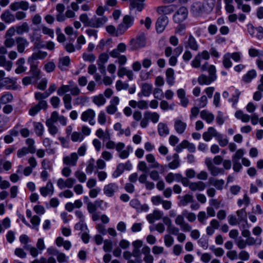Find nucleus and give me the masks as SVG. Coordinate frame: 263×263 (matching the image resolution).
<instances>
[{"label":"nucleus","instance_id":"680f3d73","mask_svg":"<svg viewBox=\"0 0 263 263\" xmlns=\"http://www.w3.org/2000/svg\"><path fill=\"white\" fill-rule=\"evenodd\" d=\"M250 202V198L247 194H245L242 199H239L237 200V203L239 207H241L242 206V205H245V208H246V207L249 205Z\"/></svg>","mask_w":263,"mask_h":263},{"label":"nucleus","instance_id":"49530a36","mask_svg":"<svg viewBox=\"0 0 263 263\" xmlns=\"http://www.w3.org/2000/svg\"><path fill=\"white\" fill-rule=\"evenodd\" d=\"M33 127L36 135L38 136H41L43 135L44 127L43 125L40 122H33Z\"/></svg>","mask_w":263,"mask_h":263},{"label":"nucleus","instance_id":"f3484780","mask_svg":"<svg viewBox=\"0 0 263 263\" xmlns=\"http://www.w3.org/2000/svg\"><path fill=\"white\" fill-rule=\"evenodd\" d=\"M248 31L252 36L256 37L258 39L263 37V28L261 26L254 27L252 25L247 26Z\"/></svg>","mask_w":263,"mask_h":263},{"label":"nucleus","instance_id":"4d7b16f0","mask_svg":"<svg viewBox=\"0 0 263 263\" xmlns=\"http://www.w3.org/2000/svg\"><path fill=\"white\" fill-rule=\"evenodd\" d=\"M24 248L27 250L29 251L30 254L33 257H36L38 256L39 254H41L42 252L37 249V248H35L31 246H24Z\"/></svg>","mask_w":263,"mask_h":263},{"label":"nucleus","instance_id":"1a4fd4ad","mask_svg":"<svg viewBox=\"0 0 263 263\" xmlns=\"http://www.w3.org/2000/svg\"><path fill=\"white\" fill-rule=\"evenodd\" d=\"M228 90L232 95L231 97L228 99V102L232 103V107L236 108L241 92L234 86L230 87Z\"/></svg>","mask_w":263,"mask_h":263},{"label":"nucleus","instance_id":"f257e3e1","mask_svg":"<svg viewBox=\"0 0 263 263\" xmlns=\"http://www.w3.org/2000/svg\"><path fill=\"white\" fill-rule=\"evenodd\" d=\"M204 163L211 175L213 176L224 174L225 170H229L232 167V161L229 159L223 160L222 168L215 166L213 164L212 158L209 157L205 159Z\"/></svg>","mask_w":263,"mask_h":263},{"label":"nucleus","instance_id":"9b49d317","mask_svg":"<svg viewBox=\"0 0 263 263\" xmlns=\"http://www.w3.org/2000/svg\"><path fill=\"white\" fill-rule=\"evenodd\" d=\"M107 21L108 18L105 16H97L94 15L91 18V23L89 26L92 28H100L104 26Z\"/></svg>","mask_w":263,"mask_h":263},{"label":"nucleus","instance_id":"58836bf2","mask_svg":"<svg viewBox=\"0 0 263 263\" xmlns=\"http://www.w3.org/2000/svg\"><path fill=\"white\" fill-rule=\"evenodd\" d=\"M70 64V58L68 56H65L60 58L58 67L61 70H64Z\"/></svg>","mask_w":263,"mask_h":263},{"label":"nucleus","instance_id":"a18cd8bd","mask_svg":"<svg viewBox=\"0 0 263 263\" xmlns=\"http://www.w3.org/2000/svg\"><path fill=\"white\" fill-rule=\"evenodd\" d=\"M256 71L255 70L252 69L249 70L243 76L242 80L246 83H249L256 77Z\"/></svg>","mask_w":263,"mask_h":263},{"label":"nucleus","instance_id":"20e7f679","mask_svg":"<svg viewBox=\"0 0 263 263\" xmlns=\"http://www.w3.org/2000/svg\"><path fill=\"white\" fill-rule=\"evenodd\" d=\"M189 11L186 7H180L173 15V21L175 23L180 24L184 21L188 16Z\"/></svg>","mask_w":263,"mask_h":263},{"label":"nucleus","instance_id":"412c9836","mask_svg":"<svg viewBox=\"0 0 263 263\" xmlns=\"http://www.w3.org/2000/svg\"><path fill=\"white\" fill-rule=\"evenodd\" d=\"M168 22V19L166 16H163L158 18L156 24L157 32L158 33L162 32L164 30Z\"/></svg>","mask_w":263,"mask_h":263},{"label":"nucleus","instance_id":"f8f14e48","mask_svg":"<svg viewBox=\"0 0 263 263\" xmlns=\"http://www.w3.org/2000/svg\"><path fill=\"white\" fill-rule=\"evenodd\" d=\"M79 156L77 153L73 152L69 155L65 156L63 157V163L64 165L68 166H75L77 165Z\"/></svg>","mask_w":263,"mask_h":263},{"label":"nucleus","instance_id":"603ef678","mask_svg":"<svg viewBox=\"0 0 263 263\" xmlns=\"http://www.w3.org/2000/svg\"><path fill=\"white\" fill-rule=\"evenodd\" d=\"M215 0H203V6L205 11H211L215 6Z\"/></svg>","mask_w":263,"mask_h":263},{"label":"nucleus","instance_id":"6e6d98bb","mask_svg":"<svg viewBox=\"0 0 263 263\" xmlns=\"http://www.w3.org/2000/svg\"><path fill=\"white\" fill-rule=\"evenodd\" d=\"M245 151L243 148H239L236 151L235 153L232 156V160L239 161L243 158Z\"/></svg>","mask_w":263,"mask_h":263},{"label":"nucleus","instance_id":"3c124183","mask_svg":"<svg viewBox=\"0 0 263 263\" xmlns=\"http://www.w3.org/2000/svg\"><path fill=\"white\" fill-rule=\"evenodd\" d=\"M96 161L93 158H91L87 162L85 171L88 174H91L95 167Z\"/></svg>","mask_w":263,"mask_h":263},{"label":"nucleus","instance_id":"6ab92c4d","mask_svg":"<svg viewBox=\"0 0 263 263\" xmlns=\"http://www.w3.org/2000/svg\"><path fill=\"white\" fill-rule=\"evenodd\" d=\"M15 41L17 51L20 53L24 52L25 48L29 45V41L24 37L17 36L15 37Z\"/></svg>","mask_w":263,"mask_h":263},{"label":"nucleus","instance_id":"0eeeda50","mask_svg":"<svg viewBox=\"0 0 263 263\" xmlns=\"http://www.w3.org/2000/svg\"><path fill=\"white\" fill-rule=\"evenodd\" d=\"M146 39L144 35L140 34L136 39H133L130 41V45L133 50L138 49L145 46Z\"/></svg>","mask_w":263,"mask_h":263},{"label":"nucleus","instance_id":"f704fd0d","mask_svg":"<svg viewBox=\"0 0 263 263\" xmlns=\"http://www.w3.org/2000/svg\"><path fill=\"white\" fill-rule=\"evenodd\" d=\"M1 17L2 20L6 23H11L15 20V16L8 10L4 11Z\"/></svg>","mask_w":263,"mask_h":263},{"label":"nucleus","instance_id":"7c9ffc66","mask_svg":"<svg viewBox=\"0 0 263 263\" xmlns=\"http://www.w3.org/2000/svg\"><path fill=\"white\" fill-rule=\"evenodd\" d=\"M47 55V53L45 51H39L36 52L32 53L31 57H30L27 60L28 63L31 62L34 63V61L37 60H42L45 58Z\"/></svg>","mask_w":263,"mask_h":263},{"label":"nucleus","instance_id":"f03ea898","mask_svg":"<svg viewBox=\"0 0 263 263\" xmlns=\"http://www.w3.org/2000/svg\"><path fill=\"white\" fill-rule=\"evenodd\" d=\"M216 67L213 65H211L208 68L209 76L201 74L198 78V82L200 85H210L211 83L215 81L217 79L216 74Z\"/></svg>","mask_w":263,"mask_h":263},{"label":"nucleus","instance_id":"338daca9","mask_svg":"<svg viewBox=\"0 0 263 263\" xmlns=\"http://www.w3.org/2000/svg\"><path fill=\"white\" fill-rule=\"evenodd\" d=\"M227 117L224 116L223 112L221 111H218L217 112V115L216 118V123L219 125H222L224 121L227 119Z\"/></svg>","mask_w":263,"mask_h":263},{"label":"nucleus","instance_id":"de8ad7c7","mask_svg":"<svg viewBox=\"0 0 263 263\" xmlns=\"http://www.w3.org/2000/svg\"><path fill=\"white\" fill-rule=\"evenodd\" d=\"M73 82L72 81H69V85H63L59 87L57 90V93L59 96H63L65 93L70 91L71 84Z\"/></svg>","mask_w":263,"mask_h":263},{"label":"nucleus","instance_id":"4be33fe9","mask_svg":"<svg viewBox=\"0 0 263 263\" xmlns=\"http://www.w3.org/2000/svg\"><path fill=\"white\" fill-rule=\"evenodd\" d=\"M236 215L240 223H243L241 226L243 227V228H246V226L248 225L247 214L246 208L237 210L236 211Z\"/></svg>","mask_w":263,"mask_h":263},{"label":"nucleus","instance_id":"5701e85b","mask_svg":"<svg viewBox=\"0 0 263 263\" xmlns=\"http://www.w3.org/2000/svg\"><path fill=\"white\" fill-rule=\"evenodd\" d=\"M114 129L117 132V135L118 136H121L124 135L126 137H129L131 135L130 127H127L124 129L122 128V124L120 122H117L114 125Z\"/></svg>","mask_w":263,"mask_h":263},{"label":"nucleus","instance_id":"2f4dec72","mask_svg":"<svg viewBox=\"0 0 263 263\" xmlns=\"http://www.w3.org/2000/svg\"><path fill=\"white\" fill-rule=\"evenodd\" d=\"M205 188V184L203 182L197 181V182H191L190 184L189 189L192 191H202Z\"/></svg>","mask_w":263,"mask_h":263},{"label":"nucleus","instance_id":"72a5a7b5","mask_svg":"<svg viewBox=\"0 0 263 263\" xmlns=\"http://www.w3.org/2000/svg\"><path fill=\"white\" fill-rule=\"evenodd\" d=\"M158 132L160 136L165 137L169 134L170 129L167 125L165 123L160 122L158 124Z\"/></svg>","mask_w":263,"mask_h":263},{"label":"nucleus","instance_id":"473e14b6","mask_svg":"<svg viewBox=\"0 0 263 263\" xmlns=\"http://www.w3.org/2000/svg\"><path fill=\"white\" fill-rule=\"evenodd\" d=\"M165 74L167 83L170 86L173 85L175 83V80L174 69L171 68H168L166 70Z\"/></svg>","mask_w":263,"mask_h":263},{"label":"nucleus","instance_id":"8fccbe9b","mask_svg":"<svg viewBox=\"0 0 263 263\" xmlns=\"http://www.w3.org/2000/svg\"><path fill=\"white\" fill-rule=\"evenodd\" d=\"M84 138L83 135L79 132H73L70 135V139L73 142H81Z\"/></svg>","mask_w":263,"mask_h":263},{"label":"nucleus","instance_id":"ea45409f","mask_svg":"<svg viewBox=\"0 0 263 263\" xmlns=\"http://www.w3.org/2000/svg\"><path fill=\"white\" fill-rule=\"evenodd\" d=\"M144 8L143 3L137 2V0H132L130 2L129 9L130 11L137 10L141 11Z\"/></svg>","mask_w":263,"mask_h":263},{"label":"nucleus","instance_id":"09e8293b","mask_svg":"<svg viewBox=\"0 0 263 263\" xmlns=\"http://www.w3.org/2000/svg\"><path fill=\"white\" fill-rule=\"evenodd\" d=\"M29 27L26 22H24L21 25L18 26L16 28V32L17 34L21 35L25 32H28Z\"/></svg>","mask_w":263,"mask_h":263},{"label":"nucleus","instance_id":"0e129e2a","mask_svg":"<svg viewBox=\"0 0 263 263\" xmlns=\"http://www.w3.org/2000/svg\"><path fill=\"white\" fill-rule=\"evenodd\" d=\"M74 176L81 183L85 182L87 179L86 174L80 170H78L74 172Z\"/></svg>","mask_w":263,"mask_h":263},{"label":"nucleus","instance_id":"393cba45","mask_svg":"<svg viewBox=\"0 0 263 263\" xmlns=\"http://www.w3.org/2000/svg\"><path fill=\"white\" fill-rule=\"evenodd\" d=\"M108 59L109 55L107 53H102L99 56L97 63L98 65L99 68L102 69V71H101L102 73L105 71L104 65L107 62Z\"/></svg>","mask_w":263,"mask_h":263},{"label":"nucleus","instance_id":"c756f323","mask_svg":"<svg viewBox=\"0 0 263 263\" xmlns=\"http://www.w3.org/2000/svg\"><path fill=\"white\" fill-rule=\"evenodd\" d=\"M178 198L179 200L178 205L180 206H185L189 203L193 201V196L190 194H187L182 196H178Z\"/></svg>","mask_w":263,"mask_h":263},{"label":"nucleus","instance_id":"052dcab7","mask_svg":"<svg viewBox=\"0 0 263 263\" xmlns=\"http://www.w3.org/2000/svg\"><path fill=\"white\" fill-rule=\"evenodd\" d=\"M46 125L48 128L49 133L52 136H54L58 133L59 129L54 123L46 122Z\"/></svg>","mask_w":263,"mask_h":263},{"label":"nucleus","instance_id":"aec40b11","mask_svg":"<svg viewBox=\"0 0 263 263\" xmlns=\"http://www.w3.org/2000/svg\"><path fill=\"white\" fill-rule=\"evenodd\" d=\"M219 133L213 127H209L207 130L202 134V138L206 142L211 141L213 137L216 138L219 135Z\"/></svg>","mask_w":263,"mask_h":263},{"label":"nucleus","instance_id":"7ed1b4c3","mask_svg":"<svg viewBox=\"0 0 263 263\" xmlns=\"http://www.w3.org/2000/svg\"><path fill=\"white\" fill-rule=\"evenodd\" d=\"M159 118L160 116L157 112L146 111L143 114V118L140 123V125L143 128H146L148 125L149 120L153 123H156L159 121Z\"/></svg>","mask_w":263,"mask_h":263},{"label":"nucleus","instance_id":"2eb2a0df","mask_svg":"<svg viewBox=\"0 0 263 263\" xmlns=\"http://www.w3.org/2000/svg\"><path fill=\"white\" fill-rule=\"evenodd\" d=\"M145 159L147 162L150 164V167L152 168L160 169V171L163 172L164 171V166L160 164L156 159L155 157L152 154H148L145 156Z\"/></svg>","mask_w":263,"mask_h":263},{"label":"nucleus","instance_id":"4468645a","mask_svg":"<svg viewBox=\"0 0 263 263\" xmlns=\"http://www.w3.org/2000/svg\"><path fill=\"white\" fill-rule=\"evenodd\" d=\"M120 102V99L117 96H114L109 101V105L106 107V111L109 115H114L118 110L117 106Z\"/></svg>","mask_w":263,"mask_h":263},{"label":"nucleus","instance_id":"c85d7f7f","mask_svg":"<svg viewBox=\"0 0 263 263\" xmlns=\"http://www.w3.org/2000/svg\"><path fill=\"white\" fill-rule=\"evenodd\" d=\"M131 167L132 165L129 162H127L125 164L119 163L116 169L113 172L112 176L113 178H116L120 176L124 172L126 166Z\"/></svg>","mask_w":263,"mask_h":263},{"label":"nucleus","instance_id":"a878e982","mask_svg":"<svg viewBox=\"0 0 263 263\" xmlns=\"http://www.w3.org/2000/svg\"><path fill=\"white\" fill-rule=\"evenodd\" d=\"M200 117L208 124H211L212 123L215 118L214 114L206 109H204L200 111Z\"/></svg>","mask_w":263,"mask_h":263},{"label":"nucleus","instance_id":"bb28decb","mask_svg":"<svg viewBox=\"0 0 263 263\" xmlns=\"http://www.w3.org/2000/svg\"><path fill=\"white\" fill-rule=\"evenodd\" d=\"M163 215V212L160 210H155L151 214L146 216V219L150 223H153L155 220L160 219Z\"/></svg>","mask_w":263,"mask_h":263},{"label":"nucleus","instance_id":"864d4df0","mask_svg":"<svg viewBox=\"0 0 263 263\" xmlns=\"http://www.w3.org/2000/svg\"><path fill=\"white\" fill-rule=\"evenodd\" d=\"M71 100L72 98L70 94H65L63 98L64 106L65 108L68 110L71 109L72 107L71 105Z\"/></svg>","mask_w":263,"mask_h":263},{"label":"nucleus","instance_id":"79ce46f5","mask_svg":"<svg viewBox=\"0 0 263 263\" xmlns=\"http://www.w3.org/2000/svg\"><path fill=\"white\" fill-rule=\"evenodd\" d=\"M13 99V97L11 93L9 92H6L0 97V104H6L12 102Z\"/></svg>","mask_w":263,"mask_h":263},{"label":"nucleus","instance_id":"774afa93","mask_svg":"<svg viewBox=\"0 0 263 263\" xmlns=\"http://www.w3.org/2000/svg\"><path fill=\"white\" fill-rule=\"evenodd\" d=\"M249 55L252 57H259L263 56V51L256 49L255 48H250L248 51Z\"/></svg>","mask_w":263,"mask_h":263},{"label":"nucleus","instance_id":"4c0bfd02","mask_svg":"<svg viewBox=\"0 0 263 263\" xmlns=\"http://www.w3.org/2000/svg\"><path fill=\"white\" fill-rule=\"evenodd\" d=\"M93 103L100 107L104 105L106 103V99L102 94H99L98 95L95 96L92 98Z\"/></svg>","mask_w":263,"mask_h":263},{"label":"nucleus","instance_id":"39448f33","mask_svg":"<svg viewBox=\"0 0 263 263\" xmlns=\"http://www.w3.org/2000/svg\"><path fill=\"white\" fill-rule=\"evenodd\" d=\"M210 53L207 50L199 52L192 61L191 65L194 68H199L200 66L201 60H208L210 59Z\"/></svg>","mask_w":263,"mask_h":263},{"label":"nucleus","instance_id":"e433bc0d","mask_svg":"<svg viewBox=\"0 0 263 263\" xmlns=\"http://www.w3.org/2000/svg\"><path fill=\"white\" fill-rule=\"evenodd\" d=\"M25 60L24 58H20L16 62V64L17 65V68L15 69V72L17 74L21 73L22 72H25L27 67L24 66Z\"/></svg>","mask_w":263,"mask_h":263},{"label":"nucleus","instance_id":"5fc2aeb1","mask_svg":"<svg viewBox=\"0 0 263 263\" xmlns=\"http://www.w3.org/2000/svg\"><path fill=\"white\" fill-rule=\"evenodd\" d=\"M247 244L249 246H260L262 243V239L260 237L254 238L253 237L250 236V237L247 239Z\"/></svg>","mask_w":263,"mask_h":263},{"label":"nucleus","instance_id":"a211bd4d","mask_svg":"<svg viewBox=\"0 0 263 263\" xmlns=\"http://www.w3.org/2000/svg\"><path fill=\"white\" fill-rule=\"evenodd\" d=\"M130 205L136 209V211L139 213L142 212H146L148 211L149 207L147 204H141L140 201L137 199H133L129 202Z\"/></svg>","mask_w":263,"mask_h":263},{"label":"nucleus","instance_id":"69168bd1","mask_svg":"<svg viewBox=\"0 0 263 263\" xmlns=\"http://www.w3.org/2000/svg\"><path fill=\"white\" fill-rule=\"evenodd\" d=\"M116 88L117 91H119L122 90H126L129 87L128 83L123 82L121 80H117L116 82Z\"/></svg>","mask_w":263,"mask_h":263},{"label":"nucleus","instance_id":"a19ab883","mask_svg":"<svg viewBox=\"0 0 263 263\" xmlns=\"http://www.w3.org/2000/svg\"><path fill=\"white\" fill-rule=\"evenodd\" d=\"M173 161L168 164V166L171 170H175L180 166L179 155L177 154H174L173 155Z\"/></svg>","mask_w":263,"mask_h":263},{"label":"nucleus","instance_id":"13d9d810","mask_svg":"<svg viewBox=\"0 0 263 263\" xmlns=\"http://www.w3.org/2000/svg\"><path fill=\"white\" fill-rule=\"evenodd\" d=\"M132 146L128 145L126 149L122 150L118 153V156L122 159H125L129 157L130 153L132 151Z\"/></svg>","mask_w":263,"mask_h":263},{"label":"nucleus","instance_id":"b1692460","mask_svg":"<svg viewBox=\"0 0 263 263\" xmlns=\"http://www.w3.org/2000/svg\"><path fill=\"white\" fill-rule=\"evenodd\" d=\"M175 5H170L166 6H161L157 8V12L159 14L166 15L172 13L176 9Z\"/></svg>","mask_w":263,"mask_h":263},{"label":"nucleus","instance_id":"c9c22d12","mask_svg":"<svg viewBox=\"0 0 263 263\" xmlns=\"http://www.w3.org/2000/svg\"><path fill=\"white\" fill-rule=\"evenodd\" d=\"M0 66L5 68V69L9 71L12 67V63L9 61H7L6 57L4 55H0Z\"/></svg>","mask_w":263,"mask_h":263},{"label":"nucleus","instance_id":"bf43d9fd","mask_svg":"<svg viewBox=\"0 0 263 263\" xmlns=\"http://www.w3.org/2000/svg\"><path fill=\"white\" fill-rule=\"evenodd\" d=\"M28 64L30 65V71L32 73L33 77L35 78H39L41 71L38 69L37 65L33 62H31Z\"/></svg>","mask_w":263,"mask_h":263},{"label":"nucleus","instance_id":"423d86ee","mask_svg":"<svg viewBox=\"0 0 263 263\" xmlns=\"http://www.w3.org/2000/svg\"><path fill=\"white\" fill-rule=\"evenodd\" d=\"M95 117V111L92 109L89 108L82 113L81 119L84 122H88L91 125H93L96 123Z\"/></svg>","mask_w":263,"mask_h":263},{"label":"nucleus","instance_id":"cd10ccee","mask_svg":"<svg viewBox=\"0 0 263 263\" xmlns=\"http://www.w3.org/2000/svg\"><path fill=\"white\" fill-rule=\"evenodd\" d=\"M186 48H189L191 49L197 51L198 49V45L195 38L192 34H190L187 41L184 43Z\"/></svg>","mask_w":263,"mask_h":263},{"label":"nucleus","instance_id":"37998d69","mask_svg":"<svg viewBox=\"0 0 263 263\" xmlns=\"http://www.w3.org/2000/svg\"><path fill=\"white\" fill-rule=\"evenodd\" d=\"M153 85L149 83H144L141 87V91L144 97H148L152 93Z\"/></svg>","mask_w":263,"mask_h":263},{"label":"nucleus","instance_id":"9d476101","mask_svg":"<svg viewBox=\"0 0 263 263\" xmlns=\"http://www.w3.org/2000/svg\"><path fill=\"white\" fill-rule=\"evenodd\" d=\"M184 215H178L175 220V222L177 226L180 227L181 230L185 232H189L192 229L191 226L186 222L184 218Z\"/></svg>","mask_w":263,"mask_h":263},{"label":"nucleus","instance_id":"ddd939ff","mask_svg":"<svg viewBox=\"0 0 263 263\" xmlns=\"http://www.w3.org/2000/svg\"><path fill=\"white\" fill-rule=\"evenodd\" d=\"M39 191L41 195L44 197L52 196L54 194V188L51 181H48L45 186L40 187Z\"/></svg>","mask_w":263,"mask_h":263},{"label":"nucleus","instance_id":"e2e57ef3","mask_svg":"<svg viewBox=\"0 0 263 263\" xmlns=\"http://www.w3.org/2000/svg\"><path fill=\"white\" fill-rule=\"evenodd\" d=\"M26 144L28 145V148L30 151L31 154H34L36 151V147L35 146V141L32 138H28L26 140Z\"/></svg>","mask_w":263,"mask_h":263},{"label":"nucleus","instance_id":"c03bdc74","mask_svg":"<svg viewBox=\"0 0 263 263\" xmlns=\"http://www.w3.org/2000/svg\"><path fill=\"white\" fill-rule=\"evenodd\" d=\"M230 52L225 53L222 57V64L223 67L226 69H229L232 67L233 63L231 61Z\"/></svg>","mask_w":263,"mask_h":263},{"label":"nucleus","instance_id":"6e6552de","mask_svg":"<svg viewBox=\"0 0 263 263\" xmlns=\"http://www.w3.org/2000/svg\"><path fill=\"white\" fill-rule=\"evenodd\" d=\"M119 185L116 183H109L104 185L103 191L104 194L108 197H112L119 191Z\"/></svg>","mask_w":263,"mask_h":263},{"label":"nucleus","instance_id":"dca6fc26","mask_svg":"<svg viewBox=\"0 0 263 263\" xmlns=\"http://www.w3.org/2000/svg\"><path fill=\"white\" fill-rule=\"evenodd\" d=\"M174 127L175 132L181 135L184 133L187 127V124L179 118L174 119Z\"/></svg>","mask_w":263,"mask_h":263}]
</instances>
